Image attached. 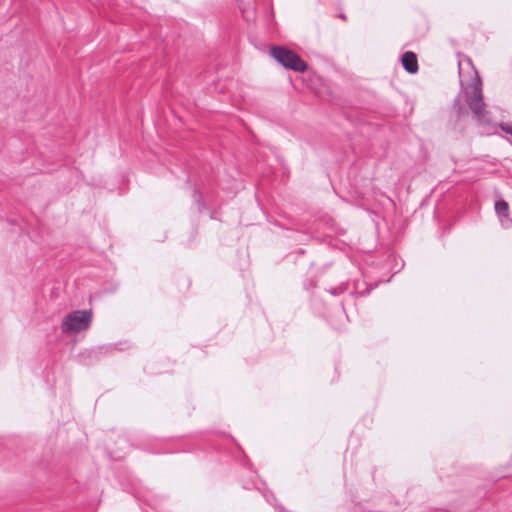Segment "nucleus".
Listing matches in <instances>:
<instances>
[{
	"label": "nucleus",
	"instance_id": "f257e3e1",
	"mask_svg": "<svg viewBox=\"0 0 512 512\" xmlns=\"http://www.w3.org/2000/svg\"><path fill=\"white\" fill-rule=\"evenodd\" d=\"M466 102L471 109L476 121L481 124L489 123V113L485 108L483 93L481 89V80L477 78V82L466 92Z\"/></svg>",
	"mask_w": 512,
	"mask_h": 512
},
{
	"label": "nucleus",
	"instance_id": "f03ea898",
	"mask_svg": "<svg viewBox=\"0 0 512 512\" xmlns=\"http://www.w3.org/2000/svg\"><path fill=\"white\" fill-rule=\"evenodd\" d=\"M92 320L90 310H78L69 313L62 322V331L65 333H78L87 330Z\"/></svg>",
	"mask_w": 512,
	"mask_h": 512
},
{
	"label": "nucleus",
	"instance_id": "7ed1b4c3",
	"mask_svg": "<svg viewBox=\"0 0 512 512\" xmlns=\"http://www.w3.org/2000/svg\"><path fill=\"white\" fill-rule=\"evenodd\" d=\"M270 54L284 67L303 72L307 69V65L301 58L293 51L283 47L273 46L270 49Z\"/></svg>",
	"mask_w": 512,
	"mask_h": 512
},
{
	"label": "nucleus",
	"instance_id": "20e7f679",
	"mask_svg": "<svg viewBox=\"0 0 512 512\" xmlns=\"http://www.w3.org/2000/svg\"><path fill=\"white\" fill-rule=\"evenodd\" d=\"M494 207L501 226L505 229L512 228V218L509 215L508 203L505 200H498L495 202Z\"/></svg>",
	"mask_w": 512,
	"mask_h": 512
},
{
	"label": "nucleus",
	"instance_id": "39448f33",
	"mask_svg": "<svg viewBox=\"0 0 512 512\" xmlns=\"http://www.w3.org/2000/svg\"><path fill=\"white\" fill-rule=\"evenodd\" d=\"M402 65L404 69L410 73L414 74L418 71V61L415 53L411 51H407L402 55L401 58Z\"/></svg>",
	"mask_w": 512,
	"mask_h": 512
},
{
	"label": "nucleus",
	"instance_id": "423d86ee",
	"mask_svg": "<svg viewBox=\"0 0 512 512\" xmlns=\"http://www.w3.org/2000/svg\"><path fill=\"white\" fill-rule=\"evenodd\" d=\"M362 276V280L356 279L354 280V294L363 295L365 292H368V287L372 285L370 278L365 273L363 268H359Z\"/></svg>",
	"mask_w": 512,
	"mask_h": 512
},
{
	"label": "nucleus",
	"instance_id": "0eeeda50",
	"mask_svg": "<svg viewBox=\"0 0 512 512\" xmlns=\"http://www.w3.org/2000/svg\"><path fill=\"white\" fill-rule=\"evenodd\" d=\"M500 128L505 133L512 135V125H510L509 123H501Z\"/></svg>",
	"mask_w": 512,
	"mask_h": 512
}]
</instances>
